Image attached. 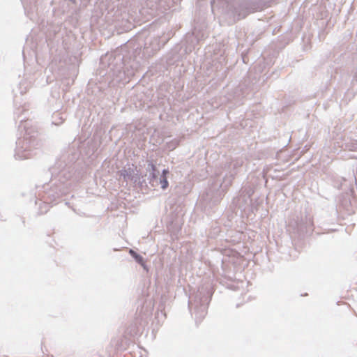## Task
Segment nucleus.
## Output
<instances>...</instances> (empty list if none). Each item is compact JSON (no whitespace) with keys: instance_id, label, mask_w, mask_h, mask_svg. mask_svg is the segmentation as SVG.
Returning a JSON list of instances; mask_svg holds the SVG:
<instances>
[{"instance_id":"1","label":"nucleus","mask_w":357,"mask_h":357,"mask_svg":"<svg viewBox=\"0 0 357 357\" xmlns=\"http://www.w3.org/2000/svg\"><path fill=\"white\" fill-rule=\"evenodd\" d=\"M168 173V170H163L162 172V178L160 180V183L162 185V189H165L167 188L168 186V181L167 180V178H166V174Z\"/></svg>"},{"instance_id":"2","label":"nucleus","mask_w":357,"mask_h":357,"mask_svg":"<svg viewBox=\"0 0 357 357\" xmlns=\"http://www.w3.org/2000/svg\"><path fill=\"white\" fill-rule=\"evenodd\" d=\"M130 252L132 255H135V252L132 251V250H130Z\"/></svg>"},{"instance_id":"3","label":"nucleus","mask_w":357,"mask_h":357,"mask_svg":"<svg viewBox=\"0 0 357 357\" xmlns=\"http://www.w3.org/2000/svg\"><path fill=\"white\" fill-rule=\"evenodd\" d=\"M130 252L132 255H135V252L132 251V250H130Z\"/></svg>"}]
</instances>
